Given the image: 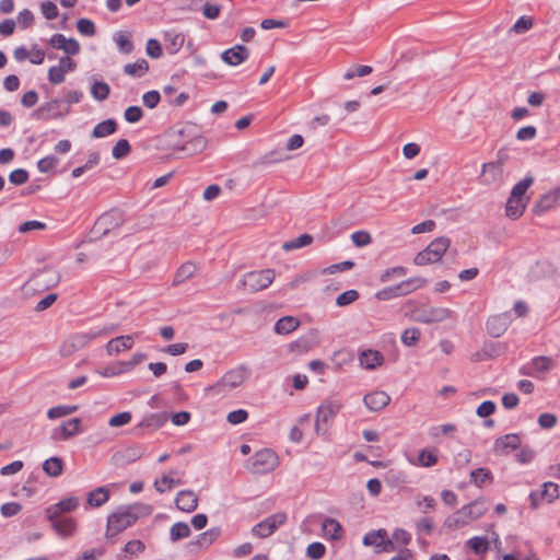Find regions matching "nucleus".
<instances>
[{"label":"nucleus","mask_w":560,"mask_h":560,"mask_svg":"<svg viewBox=\"0 0 560 560\" xmlns=\"http://www.w3.org/2000/svg\"><path fill=\"white\" fill-rule=\"evenodd\" d=\"M275 279L272 269H264L250 271L243 276L238 283V288L248 290L249 292H258L267 289Z\"/></svg>","instance_id":"obj_6"},{"label":"nucleus","mask_w":560,"mask_h":560,"mask_svg":"<svg viewBox=\"0 0 560 560\" xmlns=\"http://www.w3.org/2000/svg\"><path fill=\"white\" fill-rule=\"evenodd\" d=\"M114 40L118 46V49L121 54H130L133 50L132 42L130 37L125 32H117L114 35Z\"/></svg>","instance_id":"obj_46"},{"label":"nucleus","mask_w":560,"mask_h":560,"mask_svg":"<svg viewBox=\"0 0 560 560\" xmlns=\"http://www.w3.org/2000/svg\"><path fill=\"white\" fill-rule=\"evenodd\" d=\"M190 527L185 522H177L170 529V539L175 542L190 536Z\"/></svg>","instance_id":"obj_41"},{"label":"nucleus","mask_w":560,"mask_h":560,"mask_svg":"<svg viewBox=\"0 0 560 560\" xmlns=\"http://www.w3.org/2000/svg\"><path fill=\"white\" fill-rule=\"evenodd\" d=\"M153 509L145 503H133L119 506L107 517L106 536H115L132 526L139 518L149 516Z\"/></svg>","instance_id":"obj_1"},{"label":"nucleus","mask_w":560,"mask_h":560,"mask_svg":"<svg viewBox=\"0 0 560 560\" xmlns=\"http://www.w3.org/2000/svg\"><path fill=\"white\" fill-rule=\"evenodd\" d=\"M110 93L109 85L103 81H96L91 86V94L96 101H105Z\"/></svg>","instance_id":"obj_44"},{"label":"nucleus","mask_w":560,"mask_h":560,"mask_svg":"<svg viewBox=\"0 0 560 560\" xmlns=\"http://www.w3.org/2000/svg\"><path fill=\"white\" fill-rule=\"evenodd\" d=\"M363 402L370 411L377 412L390 402V397L384 390H374L363 397Z\"/></svg>","instance_id":"obj_17"},{"label":"nucleus","mask_w":560,"mask_h":560,"mask_svg":"<svg viewBox=\"0 0 560 560\" xmlns=\"http://www.w3.org/2000/svg\"><path fill=\"white\" fill-rule=\"evenodd\" d=\"M385 481L390 487H397L407 482V476L402 471L389 470L385 475Z\"/></svg>","instance_id":"obj_57"},{"label":"nucleus","mask_w":560,"mask_h":560,"mask_svg":"<svg viewBox=\"0 0 560 560\" xmlns=\"http://www.w3.org/2000/svg\"><path fill=\"white\" fill-rule=\"evenodd\" d=\"M149 71V63L145 59H138L136 62L124 66V72L132 78H142Z\"/></svg>","instance_id":"obj_37"},{"label":"nucleus","mask_w":560,"mask_h":560,"mask_svg":"<svg viewBox=\"0 0 560 560\" xmlns=\"http://www.w3.org/2000/svg\"><path fill=\"white\" fill-rule=\"evenodd\" d=\"M77 30L81 35L88 36V37H92L96 33L94 22L92 20L85 19V18L78 20Z\"/></svg>","instance_id":"obj_53"},{"label":"nucleus","mask_w":560,"mask_h":560,"mask_svg":"<svg viewBox=\"0 0 560 560\" xmlns=\"http://www.w3.org/2000/svg\"><path fill=\"white\" fill-rule=\"evenodd\" d=\"M533 19L530 16L523 15L521 16L510 28L511 33L515 34H525L533 27Z\"/></svg>","instance_id":"obj_51"},{"label":"nucleus","mask_w":560,"mask_h":560,"mask_svg":"<svg viewBox=\"0 0 560 560\" xmlns=\"http://www.w3.org/2000/svg\"><path fill=\"white\" fill-rule=\"evenodd\" d=\"M317 345V336L311 331L290 343V349L298 353H306Z\"/></svg>","instance_id":"obj_25"},{"label":"nucleus","mask_w":560,"mask_h":560,"mask_svg":"<svg viewBox=\"0 0 560 560\" xmlns=\"http://www.w3.org/2000/svg\"><path fill=\"white\" fill-rule=\"evenodd\" d=\"M59 160L54 155H48L40 159L37 163V168L40 173H48L56 167Z\"/></svg>","instance_id":"obj_64"},{"label":"nucleus","mask_w":560,"mask_h":560,"mask_svg":"<svg viewBox=\"0 0 560 560\" xmlns=\"http://www.w3.org/2000/svg\"><path fill=\"white\" fill-rule=\"evenodd\" d=\"M197 271V266L194 262H185L176 271L173 280L174 285H179L185 281L189 280L194 277Z\"/></svg>","instance_id":"obj_33"},{"label":"nucleus","mask_w":560,"mask_h":560,"mask_svg":"<svg viewBox=\"0 0 560 560\" xmlns=\"http://www.w3.org/2000/svg\"><path fill=\"white\" fill-rule=\"evenodd\" d=\"M132 419V415L129 411H124L113 416L108 420V424L113 428H119L128 424Z\"/></svg>","instance_id":"obj_63"},{"label":"nucleus","mask_w":560,"mask_h":560,"mask_svg":"<svg viewBox=\"0 0 560 560\" xmlns=\"http://www.w3.org/2000/svg\"><path fill=\"white\" fill-rule=\"evenodd\" d=\"M526 208V203L522 198L509 197L505 206L506 215L511 219L520 218Z\"/></svg>","instance_id":"obj_34"},{"label":"nucleus","mask_w":560,"mask_h":560,"mask_svg":"<svg viewBox=\"0 0 560 560\" xmlns=\"http://www.w3.org/2000/svg\"><path fill=\"white\" fill-rule=\"evenodd\" d=\"M207 147V140L202 136L194 137L191 140L187 141L180 148L176 150L185 151L188 155H195L201 153Z\"/></svg>","instance_id":"obj_35"},{"label":"nucleus","mask_w":560,"mask_h":560,"mask_svg":"<svg viewBox=\"0 0 560 560\" xmlns=\"http://www.w3.org/2000/svg\"><path fill=\"white\" fill-rule=\"evenodd\" d=\"M427 284V280L421 277H411L407 280L396 284L400 296H405L415 292L418 289L423 288Z\"/></svg>","instance_id":"obj_28"},{"label":"nucleus","mask_w":560,"mask_h":560,"mask_svg":"<svg viewBox=\"0 0 560 560\" xmlns=\"http://www.w3.org/2000/svg\"><path fill=\"white\" fill-rule=\"evenodd\" d=\"M220 534V528H210L207 532L200 534L194 544L201 548H207L219 538Z\"/></svg>","instance_id":"obj_43"},{"label":"nucleus","mask_w":560,"mask_h":560,"mask_svg":"<svg viewBox=\"0 0 560 560\" xmlns=\"http://www.w3.org/2000/svg\"><path fill=\"white\" fill-rule=\"evenodd\" d=\"M51 525V528L61 538H70L77 532V521L73 517L57 516L54 518H47Z\"/></svg>","instance_id":"obj_12"},{"label":"nucleus","mask_w":560,"mask_h":560,"mask_svg":"<svg viewBox=\"0 0 560 560\" xmlns=\"http://www.w3.org/2000/svg\"><path fill=\"white\" fill-rule=\"evenodd\" d=\"M312 242H313V236L311 234L305 233V234H302L291 241L284 242L282 245V249L285 252H291V250L307 246Z\"/></svg>","instance_id":"obj_42"},{"label":"nucleus","mask_w":560,"mask_h":560,"mask_svg":"<svg viewBox=\"0 0 560 560\" xmlns=\"http://www.w3.org/2000/svg\"><path fill=\"white\" fill-rule=\"evenodd\" d=\"M511 324V315L502 313L488 318L486 328L491 337L498 338L502 336Z\"/></svg>","instance_id":"obj_14"},{"label":"nucleus","mask_w":560,"mask_h":560,"mask_svg":"<svg viewBox=\"0 0 560 560\" xmlns=\"http://www.w3.org/2000/svg\"><path fill=\"white\" fill-rule=\"evenodd\" d=\"M470 481L478 488H482L485 485L493 482V475L487 468H476L470 471Z\"/></svg>","instance_id":"obj_32"},{"label":"nucleus","mask_w":560,"mask_h":560,"mask_svg":"<svg viewBox=\"0 0 560 560\" xmlns=\"http://www.w3.org/2000/svg\"><path fill=\"white\" fill-rule=\"evenodd\" d=\"M174 470H171L168 475H163L160 479L154 481V488L158 492L164 493L171 490L173 487L182 485L183 481L180 478H174L172 475H175Z\"/></svg>","instance_id":"obj_31"},{"label":"nucleus","mask_w":560,"mask_h":560,"mask_svg":"<svg viewBox=\"0 0 560 560\" xmlns=\"http://www.w3.org/2000/svg\"><path fill=\"white\" fill-rule=\"evenodd\" d=\"M359 362L366 370H375L383 364L384 357L377 350L368 349L359 354Z\"/></svg>","instance_id":"obj_22"},{"label":"nucleus","mask_w":560,"mask_h":560,"mask_svg":"<svg viewBox=\"0 0 560 560\" xmlns=\"http://www.w3.org/2000/svg\"><path fill=\"white\" fill-rule=\"evenodd\" d=\"M393 546L395 544L400 546H407L411 541V534L405 530L404 528H396L393 532L392 539Z\"/></svg>","instance_id":"obj_59"},{"label":"nucleus","mask_w":560,"mask_h":560,"mask_svg":"<svg viewBox=\"0 0 560 560\" xmlns=\"http://www.w3.org/2000/svg\"><path fill=\"white\" fill-rule=\"evenodd\" d=\"M125 222L124 214L119 210H112L103 213L95 223V232L102 235L108 234L110 231L119 228Z\"/></svg>","instance_id":"obj_11"},{"label":"nucleus","mask_w":560,"mask_h":560,"mask_svg":"<svg viewBox=\"0 0 560 560\" xmlns=\"http://www.w3.org/2000/svg\"><path fill=\"white\" fill-rule=\"evenodd\" d=\"M287 521L284 513H276L259 522L252 528V534L259 538L271 536Z\"/></svg>","instance_id":"obj_10"},{"label":"nucleus","mask_w":560,"mask_h":560,"mask_svg":"<svg viewBox=\"0 0 560 560\" xmlns=\"http://www.w3.org/2000/svg\"><path fill=\"white\" fill-rule=\"evenodd\" d=\"M300 326V320L293 316H284L278 319L275 324L273 330L278 335H288Z\"/></svg>","instance_id":"obj_29"},{"label":"nucleus","mask_w":560,"mask_h":560,"mask_svg":"<svg viewBox=\"0 0 560 560\" xmlns=\"http://www.w3.org/2000/svg\"><path fill=\"white\" fill-rule=\"evenodd\" d=\"M421 331L417 327H410L402 331L401 342L407 347H412L420 340Z\"/></svg>","instance_id":"obj_49"},{"label":"nucleus","mask_w":560,"mask_h":560,"mask_svg":"<svg viewBox=\"0 0 560 560\" xmlns=\"http://www.w3.org/2000/svg\"><path fill=\"white\" fill-rule=\"evenodd\" d=\"M166 421V413L156 412L145 416L139 423V427L159 429L163 427Z\"/></svg>","instance_id":"obj_40"},{"label":"nucleus","mask_w":560,"mask_h":560,"mask_svg":"<svg viewBox=\"0 0 560 560\" xmlns=\"http://www.w3.org/2000/svg\"><path fill=\"white\" fill-rule=\"evenodd\" d=\"M110 498V492L107 487H97L88 494L86 502L92 508H101Z\"/></svg>","instance_id":"obj_26"},{"label":"nucleus","mask_w":560,"mask_h":560,"mask_svg":"<svg viewBox=\"0 0 560 560\" xmlns=\"http://www.w3.org/2000/svg\"><path fill=\"white\" fill-rule=\"evenodd\" d=\"M341 409L338 400H326L319 405L316 412L315 432L318 435H325L328 431L329 422Z\"/></svg>","instance_id":"obj_9"},{"label":"nucleus","mask_w":560,"mask_h":560,"mask_svg":"<svg viewBox=\"0 0 560 560\" xmlns=\"http://www.w3.org/2000/svg\"><path fill=\"white\" fill-rule=\"evenodd\" d=\"M455 316L454 311L447 307L422 306L412 312L416 322L422 324H436L451 319Z\"/></svg>","instance_id":"obj_8"},{"label":"nucleus","mask_w":560,"mask_h":560,"mask_svg":"<svg viewBox=\"0 0 560 560\" xmlns=\"http://www.w3.org/2000/svg\"><path fill=\"white\" fill-rule=\"evenodd\" d=\"M118 329L116 324H108L102 327H94L89 331L78 332L72 335L60 348L62 355H70L77 350L83 349L89 346L94 339L106 337Z\"/></svg>","instance_id":"obj_3"},{"label":"nucleus","mask_w":560,"mask_h":560,"mask_svg":"<svg viewBox=\"0 0 560 560\" xmlns=\"http://www.w3.org/2000/svg\"><path fill=\"white\" fill-rule=\"evenodd\" d=\"M130 144L128 140L120 139L116 142V144L113 147L112 155L116 160H120L125 158L130 152Z\"/></svg>","instance_id":"obj_55"},{"label":"nucleus","mask_w":560,"mask_h":560,"mask_svg":"<svg viewBox=\"0 0 560 560\" xmlns=\"http://www.w3.org/2000/svg\"><path fill=\"white\" fill-rule=\"evenodd\" d=\"M79 499L77 497H68L60 500L58 503L49 505L45 510L46 518H54L62 516L65 513H70L79 508Z\"/></svg>","instance_id":"obj_13"},{"label":"nucleus","mask_w":560,"mask_h":560,"mask_svg":"<svg viewBox=\"0 0 560 560\" xmlns=\"http://www.w3.org/2000/svg\"><path fill=\"white\" fill-rule=\"evenodd\" d=\"M145 549V545L141 540H130L128 541L121 553L117 556L118 560H125L127 557L138 556L143 552Z\"/></svg>","instance_id":"obj_39"},{"label":"nucleus","mask_w":560,"mask_h":560,"mask_svg":"<svg viewBox=\"0 0 560 560\" xmlns=\"http://www.w3.org/2000/svg\"><path fill=\"white\" fill-rule=\"evenodd\" d=\"M77 409H78L77 406H66V405L56 406V407L50 408L47 411V417L51 420H55L58 418L69 416L71 413H73L74 411H77Z\"/></svg>","instance_id":"obj_52"},{"label":"nucleus","mask_w":560,"mask_h":560,"mask_svg":"<svg viewBox=\"0 0 560 560\" xmlns=\"http://www.w3.org/2000/svg\"><path fill=\"white\" fill-rule=\"evenodd\" d=\"M175 504L178 510L191 513L198 506V495L192 490H180L175 498Z\"/></svg>","instance_id":"obj_20"},{"label":"nucleus","mask_w":560,"mask_h":560,"mask_svg":"<svg viewBox=\"0 0 560 560\" xmlns=\"http://www.w3.org/2000/svg\"><path fill=\"white\" fill-rule=\"evenodd\" d=\"M133 346L132 335H122L110 339L106 343V352L108 355H116L125 350L131 349Z\"/></svg>","instance_id":"obj_21"},{"label":"nucleus","mask_w":560,"mask_h":560,"mask_svg":"<svg viewBox=\"0 0 560 560\" xmlns=\"http://www.w3.org/2000/svg\"><path fill=\"white\" fill-rule=\"evenodd\" d=\"M117 130V122L113 118H108L106 120H103L98 122L93 131L92 137L93 138H104L109 135H113Z\"/></svg>","instance_id":"obj_36"},{"label":"nucleus","mask_w":560,"mask_h":560,"mask_svg":"<svg viewBox=\"0 0 560 560\" xmlns=\"http://www.w3.org/2000/svg\"><path fill=\"white\" fill-rule=\"evenodd\" d=\"M534 178L532 176H526L517 184H515L511 190V197L522 198L524 199L525 192L533 185Z\"/></svg>","instance_id":"obj_47"},{"label":"nucleus","mask_w":560,"mask_h":560,"mask_svg":"<svg viewBox=\"0 0 560 560\" xmlns=\"http://www.w3.org/2000/svg\"><path fill=\"white\" fill-rule=\"evenodd\" d=\"M363 545L382 547L384 551L394 550L393 541L387 538V532L383 528L365 534Z\"/></svg>","instance_id":"obj_18"},{"label":"nucleus","mask_w":560,"mask_h":560,"mask_svg":"<svg viewBox=\"0 0 560 560\" xmlns=\"http://www.w3.org/2000/svg\"><path fill=\"white\" fill-rule=\"evenodd\" d=\"M184 42H185L184 34H182L175 30L167 31L164 34L165 48H166L167 52L171 55L177 54L180 50V48L183 47Z\"/></svg>","instance_id":"obj_23"},{"label":"nucleus","mask_w":560,"mask_h":560,"mask_svg":"<svg viewBox=\"0 0 560 560\" xmlns=\"http://www.w3.org/2000/svg\"><path fill=\"white\" fill-rule=\"evenodd\" d=\"M467 545L476 555H485L489 549V541L486 537H471L467 540Z\"/></svg>","instance_id":"obj_45"},{"label":"nucleus","mask_w":560,"mask_h":560,"mask_svg":"<svg viewBox=\"0 0 560 560\" xmlns=\"http://www.w3.org/2000/svg\"><path fill=\"white\" fill-rule=\"evenodd\" d=\"M279 466V456L270 448L256 452L246 463V469L253 474L264 475Z\"/></svg>","instance_id":"obj_4"},{"label":"nucleus","mask_w":560,"mask_h":560,"mask_svg":"<svg viewBox=\"0 0 560 560\" xmlns=\"http://www.w3.org/2000/svg\"><path fill=\"white\" fill-rule=\"evenodd\" d=\"M488 509L487 499L478 498L447 516L444 526L450 530L462 528L482 517Z\"/></svg>","instance_id":"obj_2"},{"label":"nucleus","mask_w":560,"mask_h":560,"mask_svg":"<svg viewBox=\"0 0 560 560\" xmlns=\"http://www.w3.org/2000/svg\"><path fill=\"white\" fill-rule=\"evenodd\" d=\"M43 470L49 477H59L63 471V462L60 457L52 456L43 463Z\"/></svg>","instance_id":"obj_38"},{"label":"nucleus","mask_w":560,"mask_h":560,"mask_svg":"<svg viewBox=\"0 0 560 560\" xmlns=\"http://www.w3.org/2000/svg\"><path fill=\"white\" fill-rule=\"evenodd\" d=\"M532 366L536 372H548L555 366V361L549 357H535L532 360Z\"/></svg>","instance_id":"obj_50"},{"label":"nucleus","mask_w":560,"mask_h":560,"mask_svg":"<svg viewBox=\"0 0 560 560\" xmlns=\"http://www.w3.org/2000/svg\"><path fill=\"white\" fill-rule=\"evenodd\" d=\"M560 199V188H556L544 195L538 203L544 210L551 208Z\"/></svg>","instance_id":"obj_54"},{"label":"nucleus","mask_w":560,"mask_h":560,"mask_svg":"<svg viewBox=\"0 0 560 560\" xmlns=\"http://www.w3.org/2000/svg\"><path fill=\"white\" fill-rule=\"evenodd\" d=\"M359 299V292L357 290H348L336 299V304L340 307L347 306Z\"/></svg>","instance_id":"obj_61"},{"label":"nucleus","mask_w":560,"mask_h":560,"mask_svg":"<svg viewBox=\"0 0 560 560\" xmlns=\"http://www.w3.org/2000/svg\"><path fill=\"white\" fill-rule=\"evenodd\" d=\"M249 56L248 48L244 45H235L222 52V60L229 66H238Z\"/></svg>","instance_id":"obj_19"},{"label":"nucleus","mask_w":560,"mask_h":560,"mask_svg":"<svg viewBox=\"0 0 560 560\" xmlns=\"http://www.w3.org/2000/svg\"><path fill=\"white\" fill-rule=\"evenodd\" d=\"M81 419L72 418L63 421L59 428L55 429L51 433V439L55 441H67L80 432Z\"/></svg>","instance_id":"obj_15"},{"label":"nucleus","mask_w":560,"mask_h":560,"mask_svg":"<svg viewBox=\"0 0 560 560\" xmlns=\"http://www.w3.org/2000/svg\"><path fill=\"white\" fill-rule=\"evenodd\" d=\"M450 238L444 236L433 240L423 250L416 255L413 259L415 265L424 266L439 261L450 247Z\"/></svg>","instance_id":"obj_5"},{"label":"nucleus","mask_w":560,"mask_h":560,"mask_svg":"<svg viewBox=\"0 0 560 560\" xmlns=\"http://www.w3.org/2000/svg\"><path fill=\"white\" fill-rule=\"evenodd\" d=\"M544 500L548 503L553 502L559 498V487L557 483L548 481L542 485V489L539 491Z\"/></svg>","instance_id":"obj_48"},{"label":"nucleus","mask_w":560,"mask_h":560,"mask_svg":"<svg viewBox=\"0 0 560 560\" xmlns=\"http://www.w3.org/2000/svg\"><path fill=\"white\" fill-rule=\"evenodd\" d=\"M373 71L372 67L370 66H355L351 69H349L345 74V80H352L354 77H366L371 74Z\"/></svg>","instance_id":"obj_60"},{"label":"nucleus","mask_w":560,"mask_h":560,"mask_svg":"<svg viewBox=\"0 0 560 560\" xmlns=\"http://www.w3.org/2000/svg\"><path fill=\"white\" fill-rule=\"evenodd\" d=\"M416 505L421 510L422 513H428L430 510H434L436 501L430 495H418L416 498Z\"/></svg>","instance_id":"obj_58"},{"label":"nucleus","mask_w":560,"mask_h":560,"mask_svg":"<svg viewBox=\"0 0 560 560\" xmlns=\"http://www.w3.org/2000/svg\"><path fill=\"white\" fill-rule=\"evenodd\" d=\"M48 81L51 84L58 85L65 82L66 80V73L65 71L57 65L52 66L48 69L47 73Z\"/></svg>","instance_id":"obj_56"},{"label":"nucleus","mask_w":560,"mask_h":560,"mask_svg":"<svg viewBox=\"0 0 560 560\" xmlns=\"http://www.w3.org/2000/svg\"><path fill=\"white\" fill-rule=\"evenodd\" d=\"M60 280V276L52 269H47L35 275L31 281L37 287L51 288L56 285Z\"/></svg>","instance_id":"obj_24"},{"label":"nucleus","mask_w":560,"mask_h":560,"mask_svg":"<svg viewBox=\"0 0 560 560\" xmlns=\"http://www.w3.org/2000/svg\"><path fill=\"white\" fill-rule=\"evenodd\" d=\"M502 176V167L497 163H485L482 165L481 182L490 185L499 180Z\"/></svg>","instance_id":"obj_27"},{"label":"nucleus","mask_w":560,"mask_h":560,"mask_svg":"<svg viewBox=\"0 0 560 560\" xmlns=\"http://www.w3.org/2000/svg\"><path fill=\"white\" fill-rule=\"evenodd\" d=\"M407 275V269L402 266L393 267L386 269L380 277L382 282H387L393 278L404 277Z\"/></svg>","instance_id":"obj_62"},{"label":"nucleus","mask_w":560,"mask_h":560,"mask_svg":"<svg viewBox=\"0 0 560 560\" xmlns=\"http://www.w3.org/2000/svg\"><path fill=\"white\" fill-rule=\"evenodd\" d=\"M521 438L516 433H509L495 439L493 451L499 455H506L521 446Z\"/></svg>","instance_id":"obj_16"},{"label":"nucleus","mask_w":560,"mask_h":560,"mask_svg":"<svg viewBox=\"0 0 560 560\" xmlns=\"http://www.w3.org/2000/svg\"><path fill=\"white\" fill-rule=\"evenodd\" d=\"M246 365H238L228 371L212 387L217 394H222L241 386L248 377Z\"/></svg>","instance_id":"obj_7"},{"label":"nucleus","mask_w":560,"mask_h":560,"mask_svg":"<svg viewBox=\"0 0 560 560\" xmlns=\"http://www.w3.org/2000/svg\"><path fill=\"white\" fill-rule=\"evenodd\" d=\"M322 528L324 536L332 540L340 539L343 533L342 526L335 518H326L323 522Z\"/></svg>","instance_id":"obj_30"}]
</instances>
